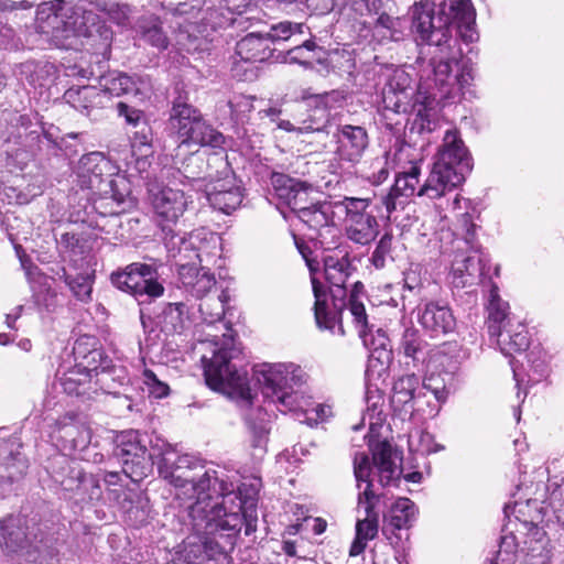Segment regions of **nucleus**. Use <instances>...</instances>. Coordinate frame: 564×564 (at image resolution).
Here are the masks:
<instances>
[{
	"instance_id": "72a5a7b5",
	"label": "nucleus",
	"mask_w": 564,
	"mask_h": 564,
	"mask_svg": "<svg viewBox=\"0 0 564 564\" xmlns=\"http://www.w3.org/2000/svg\"><path fill=\"white\" fill-rule=\"evenodd\" d=\"M206 198L214 209L229 215L240 206L242 194L234 180L226 177L212 185L206 193Z\"/></svg>"
},
{
	"instance_id": "58836bf2",
	"label": "nucleus",
	"mask_w": 564,
	"mask_h": 564,
	"mask_svg": "<svg viewBox=\"0 0 564 564\" xmlns=\"http://www.w3.org/2000/svg\"><path fill=\"white\" fill-rule=\"evenodd\" d=\"M135 32L141 41L160 51L166 50L169 46V37L163 31L162 22L153 14L140 18L135 25Z\"/></svg>"
},
{
	"instance_id": "c756f323",
	"label": "nucleus",
	"mask_w": 564,
	"mask_h": 564,
	"mask_svg": "<svg viewBox=\"0 0 564 564\" xmlns=\"http://www.w3.org/2000/svg\"><path fill=\"white\" fill-rule=\"evenodd\" d=\"M177 265L178 280L193 296L202 299L216 285L215 276L207 265L198 268L194 262L177 263Z\"/></svg>"
},
{
	"instance_id": "a18cd8bd",
	"label": "nucleus",
	"mask_w": 564,
	"mask_h": 564,
	"mask_svg": "<svg viewBox=\"0 0 564 564\" xmlns=\"http://www.w3.org/2000/svg\"><path fill=\"white\" fill-rule=\"evenodd\" d=\"M61 278L69 288L73 295L82 302H88L91 299L94 274L88 270L77 273L76 275L69 274L65 268H62Z\"/></svg>"
},
{
	"instance_id": "e2e57ef3",
	"label": "nucleus",
	"mask_w": 564,
	"mask_h": 564,
	"mask_svg": "<svg viewBox=\"0 0 564 564\" xmlns=\"http://www.w3.org/2000/svg\"><path fill=\"white\" fill-rule=\"evenodd\" d=\"M424 281L421 276L420 268H409L403 273V289L413 292L417 295L421 294Z\"/></svg>"
},
{
	"instance_id": "a878e982",
	"label": "nucleus",
	"mask_w": 564,
	"mask_h": 564,
	"mask_svg": "<svg viewBox=\"0 0 564 564\" xmlns=\"http://www.w3.org/2000/svg\"><path fill=\"white\" fill-rule=\"evenodd\" d=\"M63 98L84 116L95 119L102 109L110 107L108 95L96 86L70 87L64 93Z\"/></svg>"
},
{
	"instance_id": "e433bc0d",
	"label": "nucleus",
	"mask_w": 564,
	"mask_h": 564,
	"mask_svg": "<svg viewBox=\"0 0 564 564\" xmlns=\"http://www.w3.org/2000/svg\"><path fill=\"white\" fill-rule=\"evenodd\" d=\"M95 369L76 366L69 369L58 379V386L63 392L73 397L91 398V378Z\"/></svg>"
},
{
	"instance_id": "ddd939ff",
	"label": "nucleus",
	"mask_w": 564,
	"mask_h": 564,
	"mask_svg": "<svg viewBox=\"0 0 564 564\" xmlns=\"http://www.w3.org/2000/svg\"><path fill=\"white\" fill-rule=\"evenodd\" d=\"M170 129L177 135L181 144L223 148L225 135L208 123L202 112L178 96L172 102L169 118Z\"/></svg>"
},
{
	"instance_id": "412c9836",
	"label": "nucleus",
	"mask_w": 564,
	"mask_h": 564,
	"mask_svg": "<svg viewBox=\"0 0 564 564\" xmlns=\"http://www.w3.org/2000/svg\"><path fill=\"white\" fill-rule=\"evenodd\" d=\"M386 83L381 90L382 104L386 110L395 113H406L415 87L408 72L403 68H387Z\"/></svg>"
},
{
	"instance_id": "423d86ee",
	"label": "nucleus",
	"mask_w": 564,
	"mask_h": 564,
	"mask_svg": "<svg viewBox=\"0 0 564 564\" xmlns=\"http://www.w3.org/2000/svg\"><path fill=\"white\" fill-rule=\"evenodd\" d=\"M535 497L525 501L506 505L505 514L516 531L524 535L522 550L527 551L530 564H549L550 550L545 531L539 527L549 509L557 510L562 506V487L556 484L542 485Z\"/></svg>"
},
{
	"instance_id": "9b49d317",
	"label": "nucleus",
	"mask_w": 564,
	"mask_h": 564,
	"mask_svg": "<svg viewBox=\"0 0 564 564\" xmlns=\"http://www.w3.org/2000/svg\"><path fill=\"white\" fill-rule=\"evenodd\" d=\"M76 175L82 188L91 189L105 200L122 203L129 199V184L119 175V167L101 152L84 154L77 164Z\"/></svg>"
},
{
	"instance_id": "f704fd0d",
	"label": "nucleus",
	"mask_w": 564,
	"mask_h": 564,
	"mask_svg": "<svg viewBox=\"0 0 564 564\" xmlns=\"http://www.w3.org/2000/svg\"><path fill=\"white\" fill-rule=\"evenodd\" d=\"M28 469L25 457L12 449L6 442L0 443V489L21 479Z\"/></svg>"
},
{
	"instance_id": "338daca9",
	"label": "nucleus",
	"mask_w": 564,
	"mask_h": 564,
	"mask_svg": "<svg viewBox=\"0 0 564 564\" xmlns=\"http://www.w3.org/2000/svg\"><path fill=\"white\" fill-rule=\"evenodd\" d=\"M335 56L338 58L335 66L338 67L340 72L347 73L349 75L352 74L355 69V61L351 56V53L343 51L341 53H336Z\"/></svg>"
},
{
	"instance_id": "4c0bfd02",
	"label": "nucleus",
	"mask_w": 564,
	"mask_h": 564,
	"mask_svg": "<svg viewBox=\"0 0 564 564\" xmlns=\"http://www.w3.org/2000/svg\"><path fill=\"white\" fill-rule=\"evenodd\" d=\"M417 509L409 498L400 497L395 499L389 510L383 513L384 522L395 529H409L416 520Z\"/></svg>"
},
{
	"instance_id": "f3484780",
	"label": "nucleus",
	"mask_w": 564,
	"mask_h": 564,
	"mask_svg": "<svg viewBox=\"0 0 564 564\" xmlns=\"http://www.w3.org/2000/svg\"><path fill=\"white\" fill-rule=\"evenodd\" d=\"M158 276V269L153 265L133 262L123 270L113 272L110 279L118 290L140 301L143 296L156 299L164 294V286Z\"/></svg>"
},
{
	"instance_id": "2f4dec72",
	"label": "nucleus",
	"mask_w": 564,
	"mask_h": 564,
	"mask_svg": "<svg viewBox=\"0 0 564 564\" xmlns=\"http://www.w3.org/2000/svg\"><path fill=\"white\" fill-rule=\"evenodd\" d=\"M273 51L264 30L252 31L236 44V56L242 62H264L272 56Z\"/></svg>"
},
{
	"instance_id": "052dcab7",
	"label": "nucleus",
	"mask_w": 564,
	"mask_h": 564,
	"mask_svg": "<svg viewBox=\"0 0 564 564\" xmlns=\"http://www.w3.org/2000/svg\"><path fill=\"white\" fill-rule=\"evenodd\" d=\"M246 421L251 433L252 447L259 449L260 452H264L268 442L269 429L263 423V421L259 423L251 422L249 419Z\"/></svg>"
},
{
	"instance_id": "bf43d9fd",
	"label": "nucleus",
	"mask_w": 564,
	"mask_h": 564,
	"mask_svg": "<svg viewBox=\"0 0 564 564\" xmlns=\"http://www.w3.org/2000/svg\"><path fill=\"white\" fill-rule=\"evenodd\" d=\"M143 383L145 384L149 394L156 399L164 398L170 392L169 386L161 381L150 369H145L143 371Z\"/></svg>"
},
{
	"instance_id": "c9c22d12",
	"label": "nucleus",
	"mask_w": 564,
	"mask_h": 564,
	"mask_svg": "<svg viewBox=\"0 0 564 564\" xmlns=\"http://www.w3.org/2000/svg\"><path fill=\"white\" fill-rule=\"evenodd\" d=\"M158 323L165 334H183L192 324L189 310L183 302L166 303L158 315Z\"/></svg>"
},
{
	"instance_id": "f03ea898",
	"label": "nucleus",
	"mask_w": 564,
	"mask_h": 564,
	"mask_svg": "<svg viewBox=\"0 0 564 564\" xmlns=\"http://www.w3.org/2000/svg\"><path fill=\"white\" fill-rule=\"evenodd\" d=\"M160 476L174 486L177 499L189 503L204 500L206 522H213L216 532L232 533L236 544L245 518L240 513L241 501L231 482L189 455L180 458L175 465L171 464L169 456L165 457L160 466Z\"/></svg>"
},
{
	"instance_id": "3c124183",
	"label": "nucleus",
	"mask_w": 564,
	"mask_h": 564,
	"mask_svg": "<svg viewBox=\"0 0 564 564\" xmlns=\"http://www.w3.org/2000/svg\"><path fill=\"white\" fill-rule=\"evenodd\" d=\"M87 6H94L95 12L99 17L100 14L98 12H101L118 25H126L132 13V10L128 4H119L116 2H96L88 3Z\"/></svg>"
},
{
	"instance_id": "dca6fc26",
	"label": "nucleus",
	"mask_w": 564,
	"mask_h": 564,
	"mask_svg": "<svg viewBox=\"0 0 564 564\" xmlns=\"http://www.w3.org/2000/svg\"><path fill=\"white\" fill-rule=\"evenodd\" d=\"M341 209L346 214L345 235L356 245L368 246L379 235V223L375 213L383 207L375 198L344 197Z\"/></svg>"
},
{
	"instance_id": "0eeeda50",
	"label": "nucleus",
	"mask_w": 564,
	"mask_h": 564,
	"mask_svg": "<svg viewBox=\"0 0 564 564\" xmlns=\"http://www.w3.org/2000/svg\"><path fill=\"white\" fill-rule=\"evenodd\" d=\"M100 22L101 17L95 12L94 6L65 0L41 3L35 17L37 32L59 47L66 46L72 37L90 36Z\"/></svg>"
},
{
	"instance_id": "aec40b11",
	"label": "nucleus",
	"mask_w": 564,
	"mask_h": 564,
	"mask_svg": "<svg viewBox=\"0 0 564 564\" xmlns=\"http://www.w3.org/2000/svg\"><path fill=\"white\" fill-rule=\"evenodd\" d=\"M188 198L184 191L172 188L170 186L151 193V205L158 217L163 232H165V243L172 235H175L171 225L177 223L187 208Z\"/></svg>"
},
{
	"instance_id": "9d476101",
	"label": "nucleus",
	"mask_w": 564,
	"mask_h": 564,
	"mask_svg": "<svg viewBox=\"0 0 564 564\" xmlns=\"http://www.w3.org/2000/svg\"><path fill=\"white\" fill-rule=\"evenodd\" d=\"M145 440V435L134 430L121 432L116 440L115 455L122 462L123 473L133 481L148 475L154 459H159L158 469L160 470L165 457L169 456L171 464L175 465L184 456L176 455L174 446L159 438L152 445V452H149Z\"/></svg>"
},
{
	"instance_id": "6ab92c4d",
	"label": "nucleus",
	"mask_w": 564,
	"mask_h": 564,
	"mask_svg": "<svg viewBox=\"0 0 564 564\" xmlns=\"http://www.w3.org/2000/svg\"><path fill=\"white\" fill-rule=\"evenodd\" d=\"M362 295L364 284L361 282H355L354 288L349 293V314L352 317V322L358 329L364 345L368 349L388 352L390 339L383 329L377 328L373 330L372 326L369 325L368 315L361 301Z\"/></svg>"
},
{
	"instance_id": "5701e85b",
	"label": "nucleus",
	"mask_w": 564,
	"mask_h": 564,
	"mask_svg": "<svg viewBox=\"0 0 564 564\" xmlns=\"http://www.w3.org/2000/svg\"><path fill=\"white\" fill-rule=\"evenodd\" d=\"M0 546L9 555H28L40 551L36 538L32 540L26 533L23 521L19 517L0 520Z\"/></svg>"
},
{
	"instance_id": "8fccbe9b",
	"label": "nucleus",
	"mask_w": 564,
	"mask_h": 564,
	"mask_svg": "<svg viewBox=\"0 0 564 564\" xmlns=\"http://www.w3.org/2000/svg\"><path fill=\"white\" fill-rule=\"evenodd\" d=\"M204 165L202 156L191 154L183 161L182 167L175 172L174 178L182 184L184 180L197 182L203 178Z\"/></svg>"
},
{
	"instance_id": "393cba45",
	"label": "nucleus",
	"mask_w": 564,
	"mask_h": 564,
	"mask_svg": "<svg viewBox=\"0 0 564 564\" xmlns=\"http://www.w3.org/2000/svg\"><path fill=\"white\" fill-rule=\"evenodd\" d=\"M336 151L339 161L358 163L369 145L367 130L361 126L340 124L335 133Z\"/></svg>"
},
{
	"instance_id": "603ef678",
	"label": "nucleus",
	"mask_w": 564,
	"mask_h": 564,
	"mask_svg": "<svg viewBox=\"0 0 564 564\" xmlns=\"http://www.w3.org/2000/svg\"><path fill=\"white\" fill-rule=\"evenodd\" d=\"M317 45L312 40H306L300 45L286 52L285 61L293 64H300L305 68L312 67L315 61V50Z\"/></svg>"
},
{
	"instance_id": "bb28decb",
	"label": "nucleus",
	"mask_w": 564,
	"mask_h": 564,
	"mask_svg": "<svg viewBox=\"0 0 564 564\" xmlns=\"http://www.w3.org/2000/svg\"><path fill=\"white\" fill-rule=\"evenodd\" d=\"M99 88L108 95L111 105L113 97L123 95L145 96L150 91L151 85L147 77L113 70L100 78Z\"/></svg>"
},
{
	"instance_id": "5fc2aeb1",
	"label": "nucleus",
	"mask_w": 564,
	"mask_h": 564,
	"mask_svg": "<svg viewBox=\"0 0 564 564\" xmlns=\"http://www.w3.org/2000/svg\"><path fill=\"white\" fill-rule=\"evenodd\" d=\"M58 246L70 257L84 256L89 252V240L83 234L65 232L61 236Z\"/></svg>"
},
{
	"instance_id": "69168bd1",
	"label": "nucleus",
	"mask_w": 564,
	"mask_h": 564,
	"mask_svg": "<svg viewBox=\"0 0 564 564\" xmlns=\"http://www.w3.org/2000/svg\"><path fill=\"white\" fill-rule=\"evenodd\" d=\"M399 19L393 18L386 12H380L376 19V28H382L390 32V37L397 40L395 31Z\"/></svg>"
},
{
	"instance_id": "7ed1b4c3",
	"label": "nucleus",
	"mask_w": 564,
	"mask_h": 564,
	"mask_svg": "<svg viewBox=\"0 0 564 564\" xmlns=\"http://www.w3.org/2000/svg\"><path fill=\"white\" fill-rule=\"evenodd\" d=\"M473 170V159L456 129H448L443 143L435 156L433 167L425 183L419 187L421 170L411 165L406 172L400 173L390 192L380 198L387 218L404 206L406 199L417 191L419 196L438 199L452 193L465 182L466 175Z\"/></svg>"
},
{
	"instance_id": "4be33fe9",
	"label": "nucleus",
	"mask_w": 564,
	"mask_h": 564,
	"mask_svg": "<svg viewBox=\"0 0 564 564\" xmlns=\"http://www.w3.org/2000/svg\"><path fill=\"white\" fill-rule=\"evenodd\" d=\"M303 99L310 100L315 105L313 113L308 115L306 119H303L299 124L290 120H281L278 127L288 132H295L297 134L307 133H325L329 134V112L327 111L328 104L332 99V94H318V95H303Z\"/></svg>"
},
{
	"instance_id": "6e6552de",
	"label": "nucleus",
	"mask_w": 564,
	"mask_h": 564,
	"mask_svg": "<svg viewBox=\"0 0 564 564\" xmlns=\"http://www.w3.org/2000/svg\"><path fill=\"white\" fill-rule=\"evenodd\" d=\"M312 273V286L315 297L314 315L319 328L328 329L334 333L336 326L340 334H344L341 326L343 313L349 311V295L347 296L346 282L354 270L350 261L345 258L328 256L324 260V273L326 281L330 284L332 307L326 301V293L319 281Z\"/></svg>"
},
{
	"instance_id": "680f3d73",
	"label": "nucleus",
	"mask_w": 564,
	"mask_h": 564,
	"mask_svg": "<svg viewBox=\"0 0 564 564\" xmlns=\"http://www.w3.org/2000/svg\"><path fill=\"white\" fill-rule=\"evenodd\" d=\"M338 8L354 19L366 15V0H332V9Z\"/></svg>"
},
{
	"instance_id": "09e8293b",
	"label": "nucleus",
	"mask_w": 564,
	"mask_h": 564,
	"mask_svg": "<svg viewBox=\"0 0 564 564\" xmlns=\"http://www.w3.org/2000/svg\"><path fill=\"white\" fill-rule=\"evenodd\" d=\"M198 310L202 318L208 324H214L223 318L225 314V305L229 300L226 291H221L217 295H205L200 299Z\"/></svg>"
},
{
	"instance_id": "0e129e2a",
	"label": "nucleus",
	"mask_w": 564,
	"mask_h": 564,
	"mask_svg": "<svg viewBox=\"0 0 564 564\" xmlns=\"http://www.w3.org/2000/svg\"><path fill=\"white\" fill-rule=\"evenodd\" d=\"M118 115L124 117L128 124L138 127L143 120V112L137 108L130 107L124 102L117 104Z\"/></svg>"
},
{
	"instance_id": "a19ab883",
	"label": "nucleus",
	"mask_w": 564,
	"mask_h": 564,
	"mask_svg": "<svg viewBox=\"0 0 564 564\" xmlns=\"http://www.w3.org/2000/svg\"><path fill=\"white\" fill-rule=\"evenodd\" d=\"M225 3V9L236 17H228L225 22H217L218 28L225 25L242 26L246 22L249 23L248 28L254 26L260 23V19L254 14L256 10L251 9L253 0H221Z\"/></svg>"
},
{
	"instance_id": "f8f14e48",
	"label": "nucleus",
	"mask_w": 564,
	"mask_h": 564,
	"mask_svg": "<svg viewBox=\"0 0 564 564\" xmlns=\"http://www.w3.org/2000/svg\"><path fill=\"white\" fill-rule=\"evenodd\" d=\"M204 500L187 506L194 534L187 538L185 552L188 564H215L218 556L234 550L232 533L216 532L213 522H206Z\"/></svg>"
},
{
	"instance_id": "1a4fd4ad",
	"label": "nucleus",
	"mask_w": 564,
	"mask_h": 564,
	"mask_svg": "<svg viewBox=\"0 0 564 564\" xmlns=\"http://www.w3.org/2000/svg\"><path fill=\"white\" fill-rule=\"evenodd\" d=\"M477 229L470 213L465 212L458 216V231L449 250L453 257L449 275L455 288L474 285L486 274L487 259L477 241Z\"/></svg>"
},
{
	"instance_id": "79ce46f5",
	"label": "nucleus",
	"mask_w": 564,
	"mask_h": 564,
	"mask_svg": "<svg viewBox=\"0 0 564 564\" xmlns=\"http://www.w3.org/2000/svg\"><path fill=\"white\" fill-rule=\"evenodd\" d=\"M524 535L516 531L513 524L508 521L502 528V534L499 542L495 564H513L517 557V551L520 544H523Z\"/></svg>"
},
{
	"instance_id": "f257e3e1",
	"label": "nucleus",
	"mask_w": 564,
	"mask_h": 564,
	"mask_svg": "<svg viewBox=\"0 0 564 564\" xmlns=\"http://www.w3.org/2000/svg\"><path fill=\"white\" fill-rule=\"evenodd\" d=\"M412 30L427 45L433 83L441 98H453L474 79L473 69L462 62L459 40L476 42V11L470 0H451L448 4L415 1Z\"/></svg>"
},
{
	"instance_id": "de8ad7c7",
	"label": "nucleus",
	"mask_w": 564,
	"mask_h": 564,
	"mask_svg": "<svg viewBox=\"0 0 564 564\" xmlns=\"http://www.w3.org/2000/svg\"><path fill=\"white\" fill-rule=\"evenodd\" d=\"M61 438L70 449L83 452L91 441V431L84 424H65L59 429Z\"/></svg>"
},
{
	"instance_id": "6e6d98bb",
	"label": "nucleus",
	"mask_w": 564,
	"mask_h": 564,
	"mask_svg": "<svg viewBox=\"0 0 564 564\" xmlns=\"http://www.w3.org/2000/svg\"><path fill=\"white\" fill-rule=\"evenodd\" d=\"M422 392L430 391L437 402H444L449 393V388L441 375L431 373L420 384Z\"/></svg>"
},
{
	"instance_id": "37998d69",
	"label": "nucleus",
	"mask_w": 564,
	"mask_h": 564,
	"mask_svg": "<svg viewBox=\"0 0 564 564\" xmlns=\"http://www.w3.org/2000/svg\"><path fill=\"white\" fill-rule=\"evenodd\" d=\"M96 206L97 209L104 208V207H110L109 215L107 216L106 213L99 212L100 219L97 221V227L106 232L107 235H113L116 236L118 234V229L121 228L122 223L120 219V215L126 212L128 207L132 206V198L129 195L128 200H123L122 203L112 202V200H105L104 205L100 206V200L97 203Z\"/></svg>"
},
{
	"instance_id": "13d9d810",
	"label": "nucleus",
	"mask_w": 564,
	"mask_h": 564,
	"mask_svg": "<svg viewBox=\"0 0 564 564\" xmlns=\"http://www.w3.org/2000/svg\"><path fill=\"white\" fill-rule=\"evenodd\" d=\"M33 299L34 303L44 308L47 312H51L55 308L57 304V294L56 292L48 285H41L39 290L33 288Z\"/></svg>"
},
{
	"instance_id": "7c9ffc66",
	"label": "nucleus",
	"mask_w": 564,
	"mask_h": 564,
	"mask_svg": "<svg viewBox=\"0 0 564 564\" xmlns=\"http://www.w3.org/2000/svg\"><path fill=\"white\" fill-rule=\"evenodd\" d=\"M426 392L420 388V378L414 373L400 377L393 384L391 404L395 411L412 414L415 404Z\"/></svg>"
},
{
	"instance_id": "39448f33",
	"label": "nucleus",
	"mask_w": 564,
	"mask_h": 564,
	"mask_svg": "<svg viewBox=\"0 0 564 564\" xmlns=\"http://www.w3.org/2000/svg\"><path fill=\"white\" fill-rule=\"evenodd\" d=\"M264 398L279 404L280 411L294 412L301 422L310 425L323 421L329 408L314 404L302 387L306 382L304 370L294 364H263L254 371Z\"/></svg>"
},
{
	"instance_id": "cd10ccee",
	"label": "nucleus",
	"mask_w": 564,
	"mask_h": 564,
	"mask_svg": "<svg viewBox=\"0 0 564 564\" xmlns=\"http://www.w3.org/2000/svg\"><path fill=\"white\" fill-rule=\"evenodd\" d=\"M270 180L278 197L294 213L308 203V195L313 189L312 184L279 172H272Z\"/></svg>"
},
{
	"instance_id": "b1692460",
	"label": "nucleus",
	"mask_w": 564,
	"mask_h": 564,
	"mask_svg": "<svg viewBox=\"0 0 564 564\" xmlns=\"http://www.w3.org/2000/svg\"><path fill=\"white\" fill-rule=\"evenodd\" d=\"M417 321L431 337H441L455 332L456 318L447 304L427 301L417 305Z\"/></svg>"
},
{
	"instance_id": "864d4df0",
	"label": "nucleus",
	"mask_w": 564,
	"mask_h": 564,
	"mask_svg": "<svg viewBox=\"0 0 564 564\" xmlns=\"http://www.w3.org/2000/svg\"><path fill=\"white\" fill-rule=\"evenodd\" d=\"M305 29L307 28L303 23L283 21L269 25L264 33L270 39V44L272 45L279 41H286L296 34H303Z\"/></svg>"
},
{
	"instance_id": "c03bdc74",
	"label": "nucleus",
	"mask_w": 564,
	"mask_h": 564,
	"mask_svg": "<svg viewBox=\"0 0 564 564\" xmlns=\"http://www.w3.org/2000/svg\"><path fill=\"white\" fill-rule=\"evenodd\" d=\"M489 290H488V332L491 334V328L494 325L501 326L508 324L509 317V304L503 301L499 295V288L497 284L488 280Z\"/></svg>"
},
{
	"instance_id": "49530a36",
	"label": "nucleus",
	"mask_w": 564,
	"mask_h": 564,
	"mask_svg": "<svg viewBox=\"0 0 564 564\" xmlns=\"http://www.w3.org/2000/svg\"><path fill=\"white\" fill-rule=\"evenodd\" d=\"M426 343L422 339L417 329L406 327L400 338L398 352L405 358H411L414 362L423 358Z\"/></svg>"
},
{
	"instance_id": "4d7b16f0",
	"label": "nucleus",
	"mask_w": 564,
	"mask_h": 564,
	"mask_svg": "<svg viewBox=\"0 0 564 564\" xmlns=\"http://www.w3.org/2000/svg\"><path fill=\"white\" fill-rule=\"evenodd\" d=\"M391 247H392V235L389 232H386L379 239V241L372 252V256H371V263L377 269H382L386 265V259L391 252Z\"/></svg>"
},
{
	"instance_id": "2eb2a0df",
	"label": "nucleus",
	"mask_w": 564,
	"mask_h": 564,
	"mask_svg": "<svg viewBox=\"0 0 564 564\" xmlns=\"http://www.w3.org/2000/svg\"><path fill=\"white\" fill-rule=\"evenodd\" d=\"M47 471L53 481L66 492L65 497L76 505L94 503L102 497L98 479L87 475L65 455L57 454L52 457Z\"/></svg>"
},
{
	"instance_id": "473e14b6",
	"label": "nucleus",
	"mask_w": 564,
	"mask_h": 564,
	"mask_svg": "<svg viewBox=\"0 0 564 564\" xmlns=\"http://www.w3.org/2000/svg\"><path fill=\"white\" fill-rule=\"evenodd\" d=\"M490 336L497 338V344L506 356L524 351L530 344L525 326L521 323L513 324L511 319H508V324L503 325V328L494 325Z\"/></svg>"
},
{
	"instance_id": "c85d7f7f",
	"label": "nucleus",
	"mask_w": 564,
	"mask_h": 564,
	"mask_svg": "<svg viewBox=\"0 0 564 564\" xmlns=\"http://www.w3.org/2000/svg\"><path fill=\"white\" fill-rule=\"evenodd\" d=\"M336 209H341L340 200H324L310 205L306 204L303 208H300L296 216L313 235L317 236L323 229L335 225Z\"/></svg>"
},
{
	"instance_id": "774afa93",
	"label": "nucleus",
	"mask_w": 564,
	"mask_h": 564,
	"mask_svg": "<svg viewBox=\"0 0 564 564\" xmlns=\"http://www.w3.org/2000/svg\"><path fill=\"white\" fill-rule=\"evenodd\" d=\"M373 564H408V562L403 551H395L390 561L382 562L379 555H375Z\"/></svg>"
},
{
	"instance_id": "a211bd4d",
	"label": "nucleus",
	"mask_w": 564,
	"mask_h": 564,
	"mask_svg": "<svg viewBox=\"0 0 564 564\" xmlns=\"http://www.w3.org/2000/svg\"><path fill=\"white\" fill-rule=\"evenodd\" d=\"M170 251L177 248V254L182 258H191L187 252H194L199 265L212 263L220 256V237L214 232L196 231L187 238L178 235H172L166 242Z\"/></svg>"
},
{
	"instance_id": "ea45409f",
	"label": "nucleus",
	"mask_w": 564,
	"mask_h": 564,
	"mask_svg": "<svg viewBox=\"0 0 564 564\" xmlns=\"http://www.w3.org/2000/svg\"><path fill=\"white\" fill-rule=\"evenodd\" d=\"M20 80L33 87H43L54 82L55 66L48 62H25L20 66Z\"/></svg>"
},
{
	"instance_id": "20e7f679",
	"label": "nucleus",
	"mask_w": 564,
	"mask_h": 564,
	"mask_svg": "<svg viewBox=\"0 0 564 564\" xmlns=\"http://www.w3.org/2000/svg\"><path fill=\"white\" fill-rule=\"evenodd\" d=\"M354 475L357 481L358 506L365 509L366 517L356 523V538L349 554L357 556L364 552L367 542L373 540L379 531V511L387 503V494L378 492L375 475L381 487L398 486L401 475V458L388 442L378 443L372 449V460L366 453L354 457Z\"/></svg>"
},
{
	"instance_id": "4468645a",
	"label": "nucleus",
	"mask_w": 564,
	"mask_h": 564,
	"mask_svg": "<svg viewBox=\"0 0 564 564\" xmlns=\"http://www.w3.org/2000/svg\"><path fill=\"white\" fill-rule=\"evenodd\" d=\"M232 357L234 350L220 348L210 359L202 358L206 384L214 391L236 399L241 406H250L252 395L248 384L247 372L238 370L230 362Z\"/></svg>"
}]
</instances>
